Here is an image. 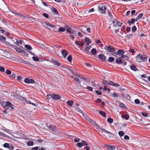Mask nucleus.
I'll return each instance as SVG.
<instances>
[{"instance_id": "nucleus-1", "label": "nucleus", "mask_w": 150, "mask_h": 150, "mask_svg": "<svg viewBox=\"0 0 150 150\" xmlns=\"http://www.w3.org/2000/svg\"><path fill=\"white\" fill-rule=\"evenodd\" d=\"M2 107L6 110H9L11 111H13L15 109L14 107H16L9 101L7 102L4 101L1 104Z\"/></svg>"}, {"instance_id": "nucleus-2", "label": "nucleus", "mask_w": 150, "mask_h": 150, "mask_svg": "<svg viewBox=\"0 0 150 150\" xmlns=\"http://www.w3.org/2000/svg\"><path fill=\"white\" fill-rule=\"evenodd\" d=\"M136 60L139 62H144L147 59V57L146 56L141 55L140 54H138L136 57Z\"/></svg>"}, {"instance_id": "nucleus-3", "label": "nucleus", "mask_w": 150, "mask_h": 150, "mask_svg": "<svg viewBox=\"0 0 150 150\" xmlns=\"http://www.w3.org/2000/svg\"><path fill=\"white\" fill-rule=\"evenodd\" d=\"M50 95L52 98L54 100H58L61 98V96L57 94H51Z\"/></svg>"}, {"instance_id": "nucleus-4", "label": "nucleus", "mask_w": 150, "mask_h": 150, "mask_svg": "<svg viewBox=\"0 0 150 150\" xmlns=\"http://www.w3.org/2000/svg\"><path fill=\"white\" fill-rule=\"evenodd\" d=\"M3 146L4 147L7 148L10 150L14 149V147L13 145L12 144H10L8 143H5L3 145Z\"/></svg>"}, {"instance_id": "nucleus-5", "label": "nucleus", "mask_w": 150, "mask_h": 150, "mask_svg": "<svg viewBox=\"0 0 150 150\" xmlns=\"http://www.w3.org/2000/svg\"><path fill=\"white\" fill-rule=\"evenodd\" d=\"M100 6L98 7L99 12L102 14L105 13L106 12V8L105 6Z\"/></svg>"}, {"instance_id": "nucleus-6", "label": "nucleus", "mask_w": 150, "mask_h": 150, "mask_svg": "<svg viewBox=\"0 0 150 150\" xmlns=\"http://www.w3.org/2000/svg\"><path fill=\"white\" fill-rule=\"evenodd\" d=\"M24 82L27 84L33 83H34L35 81L34 80L32 79H29L28 78H25L24 80Z\"/></svg>"}, {"instance_id": "nucleus-7", "label": "nucleus", "mask_w": 150, "mask_h": 150, "mask_svg": "<svg viewBox=\"0 0 150 150\" xmlns=\"http://www.w3.org/2000/svg\"><path fill=\"white\" fill-rule=\"evenodd\" d=\"M85 52L87 54H91V52L89 51V50L91 48V46L90 45H85Z\"/></svg>"}, {"instance_id": "nucleus-8", "label": "nucleus", "mask_w": 150, "mask_h": 150, "mask_svg": "<svg viewBox=\"0 0 150 150\" xmlns=\"http://www.w3.org/2000/svg\"><path fill=\"white\" fill-rule=\"evenodd\" d=\"M104 146L106 149L109 150H114L115 149V147L113 146L110 145H109L104 144Z\"/></svg>"}, {"instance_id": "nucleus-9", "label": "nucleus", "mask_w": 150, "mask_h": 150, "mask_svg": "<svg viewBox=\"0 0 150 150\" xmlns=\"http://www.w3.org/2000/svg\"><path fill=\"white\" fill-rule=\"evenodd\" d=\"M99 58L103 61H105L106 59V57L103 54H100L98 55Z\"/></svg>"}, {"instance_id": "nucleus-10", "label": "nucleus", "mask_w": 150, "mask_h": 150, "mask_svg": "<svg viewBox=\"0 0 150 150\" xmlns=\"http://www.w3.org/2000/svg\"><path fill=\"white\" fill-rule=\"evenodd\" d=\"M85 42L86 43L85 45H90L89 44L91 43V40L88 38H85Z\"/></svg>"}, {"instance_id": "nucleus-11", "label": "nucleus", "mask_w": 150, "mask_h": 150, "mask_svg": "<svg viewBox=\"0 0 150 150\" xmlns=\"http://www.w3.org/2000/svg\"><path fill=\"white\" fill-rule=\"evenodd\" d=\"M61 53L64 58L66 57L68 54V53L65 50H62V51Z\"/></svg>"}, {"instance_id": "nucleus-12", "label": "nucleus", "mask_w": 150, "mask_h": 150, "mask_svg": "<svg viewBox=\"0 0 150 150\" xmlns=\"http://www.w3.org/2000/svg\"><path fill=\"white\" fill-rule=\"evenodd\" d=\"M135 22V18H132L130 21H128L127 23L129 24V25H131L134 24Z\"/></svg>"}, {"instance_id": "nucleus-13", "label": "nucleus", "mask_w": 150, "mask_h": 150, "mask_svg": "<svg viewBox=\"0 0 150 150\" xmlns=\"http://www.w3.org/2000/svg\"><path fill=\"white\" fill-rule=\"evenodd\" d=\"M107 49L110 52H114L115 51L114 48L112 46L108 47Z\"/></svg>"}, {"instance_id": "nucleus-14", "label": "nucleus", "mask_w": 150, "mask_h": 150, "mask_svg": "<svg viewBox=\"0 0 150 150\" xmlns=\"http://www.w3.org/2000/svg\"><path fill=\"white\" fill-rule=\"evenodd\" d=\"M115 62L116 63L118 64H121L123 63V62L122 61L121 58H116L115 60Z\"/></svg>"}, {"instance_id": "nucleus-15", "label": "nucleus", "mask_w": 150, "mask_h": 150, "mask_svg": "<svg viewBox=\"0 0 150 150\" xmlns=\"http://www.w3.org/2000/svg\"><path fill=\"white\" fill-rule=\"evenodd\" d=\"M124 53V51L123 50H119L117 52V53L116 52L115 53V54H116V55L117 54H121V56Z\"/></svg>"}, {"instance_id": "nucleus-16", "label": "nucleus", "mask_w": 150, "mask_h": 150, "mask_svg": "<svg viewBox=\"0 0 150 150\" xmlns=\"http://www.w3.org/2000/svg\"><path fill=\"white\" fill-rule=\"evenodd\" d=\"M49 128L51 129V130L53 132H55L56 129L55 126L54 125H50L49 127Z\"/></svg>"}, {"instance_id": "nucleus-17", "label": "nucleus", "mask_w": 150, "mask_h": 150, "mask_svg": "<svg viewBox=\"0 0 150 150\" xmlns=\"http://www.w3.org/2000/svg\"><path fill=\"white\" fill-rule=\"evenodd\" d=\"M15 50L18 52L20 53H25L24 50H22L19 47H16V48L15 49Z\"/></svg>"}, {"instance_id": "nucleus-18", "label": "nucleus", "mask_w": 150, "mask_h": 150, "mask_svg": "<svg viewBox=\"0 0 150 150\" xmlns=\"http://www.w3.org/2000/svg\"><path fill=\"white\" fill-rule=\"evenodd\" d=\"M45 23L46 25H47L48 26H49L51 27H53L54 28L53 29L54 30H55L56 29V28L55 25H52L50 23H48V22H47V21L45 22Z\"/></svg>"}, {"instance_id": "nucleus-19", "label": "nucleus", "mask_w": 150, "mask_h": 150, "mask_svg": "<svg viewBox=\"0 0 150 150\" xmlns=\"http://www.w3.org/2000/svg\"><path fill=\"white\" fill-rule=\"evenodd\" d=\"M130 69L133 71H138V69L134 64L132 65L130 67Z\"/></svg>"}, {"instance_id": "nucleus-20", "label": "nucleus", "mask_w": 150, "mask_h": 150, "mask_svg": "<svg viewBox=\"0 0 150 150\" xmlns=\"http://www.w3.org/2000/svg\"><path fill=\"white\" fill-rule=\"evenodd\" d=\"M99 113L104 117H105L106 116V113L104 111H100L99 112Z\"/></svg>"}, {"instance_id": "nucleus-21", "label": "nucleus", "mask_w": 150, "mask_h": 150, "mask_svg": "<svg viewBox=\"0 0 150 150\" xmlns=\"http://www.w3.org/2000/svg\"><path fill=\"white\" fill-rule=\"evenodd\" d=\"M122 117L126 120H128L129 119V116L128 115L123 114L122 115Z\"/></svg>"}, {"instance_id": "nucleus-22", "label": "nucleus", "mask_w": 150, "mask_h": 150, "mask_svg": "<svg viewBox=\"0 0 150 150\" xmlns=\"http://www.w3.org/2000/svg\"><path fill=\"white\" fill-rule=\"evenodd\" d=\"M52 61L53 62V63L57 66H59L60 65V63L57 60L53 59L52 60Z\"/></svg>"}, {"instance_id": "nucleus-23", "label": "nucleus", "mask_w": 150, "mask_h": 150, "mask_svg": "<svg viewBox=\"0 0 150 150\" xmlns=\"http://www.w3.org/2000/svg\"><path fill=\"white\" fill-rule=\"evenodd\" d=\"M22 41L19 40H17L16 42H15V43L17 45L21 47L20 44H22Z\"/></svg>"}, {"instance_id": "nucleus-24", "label": "nucleus", "mask_w": 150, "mask_h": 150, "mask_svg": "<svg viewBox=\"0 0 150 150\" xmlns=\"http://www.w3.org/2000/svg\"><path fill=\"white\" fill-rule=\"evenodd\" d=\"M52 9V12L55 14H58V12L57 10L54 8L52 7L51 8Z\"/></svg>"}, {"instance_id": "nucleus-25", "label": "nucleus", "mask_w": 150, "mask_h": 150, "mask_svg": "<svg viewBox=\"0 0 150 150\" xmlns=\"http://www.w3.org/2000/svg\"><path fill=\"white\" fill-rule=\"evenodd\" d=\"M72 57L71 55H69L67 58V59L69 62H71L72 61Z\"/></svg>"}, {"instance_id": "nucleus-26", "label": "nucleus", "mask_w": 150, "mask_h": 150, "mask_svg": "<svg viewBox=\"0 0 150 150\" xmlns=\"http://www.w3.org/2000/svg\"><path fill=\"white\" fill-rule=\"evenodd\" d=\"M67 103L70 106H72L73 103V101L72 100L71 101L68 100L67 101Z\"/></svg>"}, {"instance_id": "nucleus-27", "label": "nucleus", "mask_w": 150, "mask_h": 150, "mask_svg": "<svg viewBox=\"0 0 150 150\" xmlns=\"http://www.w3.org/2000/svg\"><path fill=\"white\" fill-rule=\"evenodd\" d=\"M20 62H21V63H23V64H25L30 65V63H29V62H28L27 61H25L23 60H21Z\"/></svg>"}, {"instance_id": "nucleus-28", "label": "nucleus", "mask_w": 150, "mask_h": 150, "mask_svg": "<svg viewBox=\"0 0 150 150\" xmlns=\"http://www.w3.org/2000/svg\"><path fill=\"white\" fill-rule=\"evenodd\" d=\"M91 52L92 54L95 55L97 53L96 50L95 48H93L91 50Z\"/></svg>"}, {"instance_id": "nucleus-29", "label": "nucleus", "mask_w": 150, "mask_h": 150, "mask_svg": "<svg viewBox=\"0 0 150 150\" xmlns=\"http://www.w3.org/2000/svg\"><path fill=\"white\" fill-rule=\"evenodd\" d=\"M121 57L122 58H124L125 59L127 60H128L129 59L128 57L126 55H124V54H123L121 55Z\"/></svg>"}, {"instance_id": "nucleus-30", "label": "nucleus", "mask_w": 150, "mask_h": 150, "mask_svg": "<svg viewBox=\"0 0 150 150\" xmlns=\"http://www.w3.org/2000/svg\"><path fill=\"white\" fill-rule=\"evenodd\" d=\"M118 23V21L117 20H114L112 22L113 24V25L116 27H117V23Z\"/></svg>"}, {"instance_id": "nucleus-31", "label": "nucleus", "mask_w": 150, "mask_h": 150, "mask_svg": "<svg viewBox=\"0 0 150 150\" xmlns=\"http://www.w3.org/2000/svg\"><path fill=\"white\" fill-rule=\"evenodd\" d=\"M6 39V38L5 37L2 35L0 36V41H5Z\"/></svg>"}, {"instance_id": "nucleus-32", "label": "nucleus", "mask_w": 150, "mask_h": 150, "mask_svg": "<svg viewBox=\"0 0 150 150\" xmlns=\"http://www.w3.org/2000/svg\"><path fill=\"white\" fill-rule=\"evenodd\" d=\"M25 47L28 50H30L32 49V47L29 45H25Z\"/></svg>"}, {"instance_id": "nucleus-33", "label": "nucleus", "mask_w": 150, "mask_h": 150, "mask_svg": "<svg viewBox=\"0 0 150 150\" xmlns=\"http://www.w3.org/2000/svg\"><path fill=\"white\" fill-rule=\"evenodd\" d=\"M32 59L35 61H38L39 60V58L38 57H33Z\"/></svg>"}, {"instance_id": "nucleus-34", "label": "nucleus", "mask_w": 150, "mask_h": 150, "mask_svg": "<svg viewBox=\"0 0 150 150\" xmlns=\"http://www.w3.org/2000/svg\"><path fill=\"white\" fill-rule=\"evenodd\" d=\"M58 30L59 32H63L65 31V29L62 27H60L58 29Z\"/></svg>"}, {"instance_id": "nucleus-35", "label": "nucleus", "mask_w": 150, "mask_h": 150, "mask_svg": "<svg viewBox=\"0 0 150 150\" xmlns=\"http://www.w3.org/2000/svg\"><path fill=\"white\" fill-rule=\"evenodd\" d=\"M115 59L114 58L112 57H110L109 58L108 61L110 62H112L114 61Z\"/></svg>"}, {"instance_id": "nucleus-36", "label": "nucleus", "mask_w": 150, "mask_h": 150, "mask_svg": "<svg viewBox=\"0 0 150 150\" xmlns=\"http://www.w3.org/2000/svg\"><path fill=\"white\" fill-rule=\"evenodd\" d=\"M82 144L83 146H87L88 145V143L86 141H82Z\"/></svg>"}, {"instance_id": "nucleus-37", "label": "nucleus", "mask_w": 150, "mask_h": 150, "mask_svg": "<svg viewBox=\"0 0 150 150\" xmlns=\"http://www.w3.org/2000/svg\"><path fill=\"white\" fill-rule=\"evenodd\" d=\"M118 134L120 137L123 136L124 135V133L122 131H120L118 132Z\"/></svg>"}, {"instance_id": "nucleus-38", "label": "nucleus", "mask_w": 150, "mask_h": 150, "mask_svg": "<svg viewBox=\"0 0 150 150\" xmlns=\"http://www.w3.org/2000/svg\"><path fill=\"white\" fill-rule=\"evenodd\" d=\"M33 142L31 141H29L27 143V144L28 146H32L33 145Z\"/></svg>"}, {"instance_id": "nucleus-39", "label": "nucleus", "mask_w": 150, "mask_h": 150, "mask_svg": "<svg viewBox=\"0 0 150 150\" xmlns=\"http://www.w3.org/2000/svg\"><path fill=\"white\" fill-rule=\"evenodd\" d=\"M101 130L103 131L104 132L106 133H110V132L109 131H107L106 130L103 129V128H100Z\"/></svg>"}, {"instance_id": "nucleus-40", "label": "nucleus", "mask_w": 150, "mask_h": 150, "mask_svg": "<svg viewBox=\"0 0 150 150\" xmlns=\"http://www.w3.org/2000/svg\"><path fill=\"white\" fill-rule=\"evenodd\" d=\"M107 121L109 123H111L113 122V120L110 118H109L108 119Z\"/></svg>"}, {"instance_id": "nucleus-41", "label": "nucleus", "mask_w": 150, "mask_h": 150, "mask_svg": "<svg viewBox=\"0 0 150 150\" xmlns=\"http://www.w3.org/2000/svg\"><path fill=\"white\" fill-rule=\"evenodd\" d=\"M136 30H137V28H136V26L135 25L133 26L132 28V32H135Z\"/></svg>"}, {"instance_id": "nucleus-42", "label": "nucleus", "mask_w": 150, "mask_h": 150, "mask_svg": "<svg viewBox=\"0 0 150 150\" xmlns=\"http://www.w3.org/2000/svg\"><path fill=\"white\" fill-rule=\"evenodd\" d=\"M8 45L9 46L11 47L12 48H13L14 49H15L16 47L15 45H11L9 43H8Z\"/></svg>"}, {"instance_id": "nucleus-43", "label": "nucleus", "mask_w": 150, "mask_h": 150, "mask_svg": "<svg viewBox=\"0 0 150 150\" xmlns=\"http://www.w3.org/2000/svg\"><path fill=\"white\" fill-rule=\"evenodd\" d=\"M142 114L143 116L145 117H147L148 114V113L145 112H142Z\"/></svg>"}, {"instance_id": "nucleus-44", "label": "nucleus", "mask_w": 150, "mask_h": 150, "mask_svg": "<svg viewBox=\"0 0 150 150\" xmlns=\"http://www.w3.org/2000/svg\"><path fill=\"white\" fill-rule=\"evenodd\" d=\"M76 145L78 147H81L83 146V145L82 143H78Z\"/></svg>"}, {"instance_id": "nucleus-45", "label": "nucleus", "mask_w": 150, "mask_h": 150, "mask_svg": "<svg viewBox=\"0 0 150 150\" xmlns=\"http://www.w3.org/2000/svg\"><path fill=\"white\" fill-rule=\"evenodd\" d=\"M67 30L69 33H71L72 32V30L71 28L68 27L67 28Z\"/></svg>"}, {"instance_id": "nucleus-46", "label": "nucleus", "mask_w": 150, "mask_h": 150, "mask_svg": "<svg viewBox=\"0 0 150 150\" xmlns=\"http://www.w3.org/2000/svg\"><path fill=\"white\" fill-rule=\"evenodd\" d=\"M133 36V35L132 34H129L126 36L127 38L128 39L131 38Z\"/></svg>"}, {"instance_id": "nucleus-47", "label": "nucleus", "mask_w": 150, "mask_h": 150, "mask_svg": "<svg viewBox=\"0 0 150 150\" xmlns=\"http://www.w3.org/2000/svg\"><path fill=\"white\" fill-rule=\"evenodd\" d=\"M112 96L114 97L117 98L118 97V96L117 94L115 93H114L112 94Z\"/></svg>"}, {"instance_id": "nucleus-48", "label": "nucleus", "mask_w": 150, "mask_h": 150, "mask_svg": "<svg viewBox=\"0 0 150 150\" xmlns=\"http://www.w3.org/2000/svg\"><path fill=\"white\" fill-rule=\"evenodd\" d=\"M88 121L91 123H92V124H93V123L95 124V122L93 121V120H92L91 119H90V118H89Z\"/></svg>"}, {"instance_id": "nucleus-49", "label": "nucleus", "mask_w": 150, "mask_h": 150, "mask_svg": "<svg viewBox=\"0 0 150 150\" xmlns=\"http://www.w3.org/2000/svg\"><path fill=\"white\" fill-rule=\"evenodd\" d=\"M6 72L7 74L9 75L11 74V71L9 69H7Z\"/></svg>"}, {"instance_id": "nucleus-50", "label": "nucleus", "mask_w": 150, "mask_h": 150, "mask_svg": "<svg viewBox=\"0 0 150 150\" xmlns=\"http://www.w3.org/2000/svg\"><path fill=\"white\" fill-rule=\"evenodd\" d=\"M0 71L1 72H4L5 71V69L4 68L2 67H0Z\"/></svg>"}, {"instance_id": "nucleus-51", "label": "nucleus", "mask_w": 150, "mask_h": 150, "mask_svg": "<svg viewBox=\"0 0 150 150\" xmlns=\"http://www.w3.org/2000/svg\"><path fill=\"white\" fill-rule=\"evenodd\" d=\"M43 15L46 18H49V15L46 13H43Z\"/></svg>"}, {"instance_id": "nucleus-52", "label": "nucleus", "mask_w": 150, "mask_h": 150, "mask_svg": "<svg viewBox=\"0 0 150 150\" xmlns=\"http://www.w3.org/2000/svg\"><path fill=\"white\" fill-rule=\"evenodd\" d=\"M74 79L75 81L77 82V83H80V81L77 78H74Z\"/></svg>"}, {"instance_id": "nucleus-53", "label": "nucleus", "mask_w": 150, "mask_h": 150, "mask_svg": "<svg viewBox=\"0 0 150 150\" xmlns=\"http://www.w3.org/2000/svg\"><path fill=\"white\" fill-rule=\"evenodd\" d=\"M135 103L138 104L140 103V101L138 99H136L134 100Z\"/></svg>"}, {"instance_id": "nucleus-54", "label": "nucleus", "mask_w": 150, "mask_h": 150, "mask_svg": "<svg viewBox=\"0 0 150 150\" xmlns=\"http://www.w3.org/2000/svg\"><path fill=\"white\" fill-rule=\"evenodd\" d=\"M103 84H105V85H106L108 83V82L106 80H104L103 81Z\"/></svg>"}, {"instance_id": "nucleus-55", "label": "nucleus", "mask_w": 150, "mask_h": 150, "mask_svg": "<svg viewBox=\"0 0 150 150\" xmlns=\"http://www.w3.org/2000/svg\"><path fill=\"white\" fill-rule=\"evenodd\" d=\"M23 99H24V98H23ZM24 100L28 103H31V102H30V101L28 100L26 98H25Z\"/></svg>"}, {"instance_id": "nucleus-56", "label": "nucleus", "mask_w": 150, "mask_h": 150, "mask_svg": "<svg viewBox=\"0 0 150 150\" xmlns=\"http://www.w3.org/2000/svg\"><path fill=\"white\" fill-rule=\"evenodd\" d=\"M16 75L13 73H12V74L11 75V77L12 78H15Z\"/></svg>"}, {"instance_id": "nucleus-57", "label": "nucleus", "mask_w": 150, "mask_h": 150, "mask_svg": "<svg viewBox=\"0 0 150 150\" xmlns=\"http://www.w3.org/2000/svg\"><path fill=\"white\" fill-rule=\"evenodd\" d=\"M108 84L110 85L113 86V84H114V83L112 81H110L108 83Z\"/></svg>"}, {"instance_id": "nucleus-58", "label": "nucleus", "mask_w": 150, "mask_h": 150, "mask_svg": "<svg viewBox=\"0 0 150 150\" xmlns=\"http://www.w3.org/2000/svg\"><path fill=\"white\" fill-rule=\"evenodd\" d=\"M80 140V139L79 138H75L74 139V141L76 142H79Z\"/></svg>"}, {"instance_id": "nucleus-59", "label": "nucleus", "mask_w": 150, "mask_h": 150, "mask_svg": "<svg viewBox=\"0 0 150 150\" xmlns=\"http://www.w3.org/2000/svg\"><path fill=\"white\" fill-rule=\"evenodd\" d=\"M95 92L97 94H98V95H101L102 94V93L100 92L99 91H95Z\"/></svg>"}, {"instance_id": "nucleus-60", "label": "nucleus", "mask_w": 150, "mask_h": 150, "mask_svg": "<svg viewBox=\"0 0 150 150\" xmlns=\"http://www.w3.org/2000/svg\"><path fill=\"white\" fill-rule=\"evenodd\" d=\"M76 110L80 113H82V111L79 108H76Z\"/></svg>"}, {"instance_id": "nucleus-61", "label": "nucleus", "mask_w": 150, "mask_h": 150, "mask_svg": "<svg viewBox=\"0 0 150 150\" xmlns=\"http://www.w3.org/2000/svg\"><path fill=\"white\" fill-rule=\"evenodd\" d=\"M135 13H136V11L135 10H133L131 12V14L132 16H133V15H134Z\"/></svg>"}, {"instance_id": "nucleus-62", "label": "nucleus", "mask_w": 150, "mask_h": 150, "mask_svg": "<svg viewBox=\"0 0 150 150\" xmlns=\"http://www.w3.org/2000/svg\"><path fill=\"white\" fill-rule=\"evenodd\" d=\"M124 138L125 140H129V137L128 136L125 135L124 137Z\"/></svg>"}, {"instance_id": "nucleus-63", "label": "nucleus", "mask_w": 150, "mask_h": 150, "mask_svg": "<svg viewBox=\"0 0 150 150\" xmlns=\"http://www.w3.org/2000/svg\"><path fill=\"white\" fill-rule=\"evenodd\" d=\"M87 88L88 90H89L90 91H93V88L91 87L88 86L87 87Z\"/></svg>"}, {"instance_id": "nucleus-64", "label": "nucleus", "mask_w": 150, "mask_h": 150, "mask_svg": "<svg viewBox=\"0 0 150 150\" xmlns=\"http://www.w3.org/2000/svg\"><path fill=\"white\" fill-rule=\"evenodd\" d=\"M38 146H36L35 147H32L31 149V150H38Z\"/></svg>"}]
</instances>
